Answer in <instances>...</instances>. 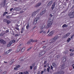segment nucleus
<instances>
[{
  "instance_id": "412c9836",
  "label": "nucleus",
  "mask_w": 74,
  "mask_h": 74,
  "mask_svg": "<svg viewBox=\"0 0 74 74\" xmlns=\"http://www.w3.org/2000/svg\"><path fill=\"white\" fill-rule=\"evenodd\" d=\"M6 23L8 25H9V23H11V21L10 20H7Z\"/></svg>"
},
{
  "instance_id": "5701e85b",
  "label": "nucleus",
  "mask_w": 74,
  "mask_h": 74,
  "mask_svg": "<svg viewBox=\"0 0 74 74\" xmlns=\"http://www.w3.org/2000/svg\"><path fill=\"white\" fill-rule=\"evenodd\" d=\"M29 23H28V24H27V26L26 27V28L27 29H28L29 27Z\"/></svg>"
},
{
  "instance_id": "20e7f679",
  "label": "nucleus",
  "mask_w": 74,
  "mask_h": 74,
  "mask_svg": "<svg viewBox=\"0 0 74 74\" xmlns=\"http://www.w3.org/2000/svg\"><path fill=\"white\" fill-rule=\"evenodd\" d=\"M57 37L55 36V37L54 38H52L51 39L50 41H49V42L51 44H52L54 42V41H55L56 40H57Z\"/></svg>"
},
{
  "instance_id": "49530a36",
  "label": "nucleus",
  "mask_w": 74,
  "mask_h": 74,
  "mask_svg": "<svg viewBox=\"0 0 74 74\" xmlns=\"http://www.w3.org/2000/svg\"><path fill=\"white\" fill-rule=\"evenodd\" d=\"M46 47L45 46H44L42 47V48H43V49H45V48H46Z\"/></svg>"
},
{
  "instance_id": "c756f323",
  "label": "nucleus",
  "mask_w": 74,
  "mask_h": 74,
  "mask_svg": "<svg viewBox=\"0 0 74 74\" xmlns=\"http://www.w3.org/2000/svg\"><path fill=\"white\" fill-rule=\"evenodd\" d=\"M7 20H8L7 19H3V22H7Z\"/></svg>"
},
{
  "instance_id": "4468645a",
  "label": "nucleus",
  "mask_w": 74,
  "mask_h": 74,
  "mask_svg": "<svg viewBox=\"0 0 74 74\" xmlns=\"http://www.w3.org/2000/svg\"><path fill=\"white\" fill-rule=\"evenodd\" d=\"M25 47H24L22 48L21 47V52H24V51H25Z\"/></svg>"
},
{
  "instance_id": "a18cd8bd",
  "label": "nucleus",
  "mask_w": 74,
  "mask_h": 74,
  "mask_svg": "<svg viewBox=\"0 0 74 74\" xmlns=\"http://www.w3.org/2000/svg\"><path fill=\"white\" fill-rule=\"evenodd\" d=\"M12 10H13V8H11L10 9V11H12Z\"/></svg>"
},
{
  "instance_id": "0eeeda50",
  "label": "nucleus",
  "mask_w": 74,
  "mask_h": 74,
  "mask_svg": "<svg viewBox=\"0 0 74 74\" xmlns=\"http://www.w3.org/2000/svg\"><path fill=\"white\" fill-rule=\"evenodd\" d=\"M0 42L3 44H6V42L2 39L0 40Z\"/></svg>"
},
{
  "instance_id": "6e6552de",
  "label": "nucleus",
  "mask_w": 74,
  "mask_h": 74,
  "mask_svg": "<svg viewBox=\"0 0 74 74\" xmlns=\"http://www.w3.org/2000/svg\"><path fill=\"white\" fill-rule=\"evenodd\" d=\"M70 35V33H68L66 34V35H64L63 37H64V38L67 37H69V36Z\"/></svg>"
},
{
  "instance_id": "603ef678",
  "label": "nucleus",
  "mask_w": 74,
  "mask_h": 74,
  "mask_svg": "<svg viewBox=\"0 0 74 74\" xmlns=\"http://www.w3.org/2000/svg\"><path fill=\"white\" fill-rule=\"evenodd\" d=\"M32 66H35V64H32Z\"/></svg>"
},
{
  "instance_id": "a211bd4d",
  "label": "nucleus",
  "mask_w": 74,
  "mask_h": 74,
  "mask_svg": "<svg viewBox=\"0 0 74 74\" xmlns=\"http://www.w3.org/2000/svg\"><path fill=\"white\" fill-rule=\"evenodd\" d=\"M68 27V25L66 24H64L62 26V27H63V28H64V27Z\"/></svg>"
},
{
  "instance_id": "c85d7f7f",
  "label": "nucleus",
  "mask_w": 74,
  "mask_h": 74,
  "mask_svg": "<svg viewBox=\"0 0 74 74\" xmlns=\"http://www.w3.org/2000/svg\"><path fill=\"white\" fill-rule=\"evenodd\" d=\"M66 58H64V59H63V61L64 62H66Z\"/></svg>"
},
{
  "instance_id": "6ab92c4d",
  "label": "nucleus",
  "mask_w": 74,
  "mask_h": 74,
  "mask_svg": "<svg viewBox=\"0 0 74 74\" xmlns=\"http://www.w3.org/2000/svg\"><path fill=\"white\" fill-rule=\"evenodd\" d=\"M45 53V51H42L39 54V55H41V53H42V54H41V55H44V53Z\"/></svg>"
},
{
  "instance_id": "09e8293b",
  "label": "nucleus",
  "mask_w": 74,
  "mask_h": 74,
  "mask_svg": "<svg viewBox=\"0 0 74 74\" xmlns=\"http://www.w3.org/2000/svg\"><path fill=\"white\" fill-rule=\"evenodd\" d=\"M47 71V69H44V72H46V71Z\"/></svg>"
},
{
  "instance_id": "6e6d98bb",
  "label": "nucleus",
  "mask_w": 74,
  "mask_h": 74,
  "mask_svg": "<svg viewBox=\"0 0 74 74\" xmlns=\"http://www.w3.org/2000/svg\"><path fill=\"white\" fill-rule=\"evenodd\" d=\"M19 74H23V72H20L19 73Z\"/></svg>"
},
{
  "instance_id": "9b49d317",
  "label": "nucleus",
  "mask_w": 74,
  "mask_h": 74,
  "mask_svg": "<svg viewBox=\"0 0 74 74\" xmlns=\"http://www.w3.org/2000/svg\"><path fill=\"white\" fill-rule=\"evenodd\" d=\"M37 14V12H34L32 14V16H33V17L35 16Z\"/></svg>"
},
{
  "instance_id": "dca6fc26",
  "label": "nucleus",
  "mask_w": 74,
  "mask_h": 74,
  "mask_svg": "<svg viewBox=\"0 0 74 74\" xmlns=\"http://www.w3.org/2000/svg\"><path fill=\"white\" fill-rule=\"evenodd\" d=\"M21 47L18 48L16 50V52L18 53V52H20L21 51Z\"/></svg>"
},
{
  "instance_id": "f03ea898",
  "label": "nucleus",
  "mask_w": 74,
  "mask_h": 74,
  "mask_svg": "<svg viewBox=\"0 0 74 74\" xmlns=\"http://www.w3.org/2000/svg\"><path fill=\"white\" fill-rule=\"evenodd\" d=\"M53 23V20H49L47 25L45 27V29H47L49 28V27H51V26L52 25V24Z\"/></svg>"
},
{
  "instance_id": "cd10ccee",
  "label": "nucleus",
  "mask_w": 74,
  "mask_h": 74,
  "mask_svg": "<svg viewBox=\"0 0 74 74\" xmlns=\"http://www.w3.org/2000/svg\"><path fill=\"white\" fill-rule=\"evenodd\" d=\"M23 74H29V72L27 71L26 72H23Z\"/></svg>"
},
{
  "instance_id": "e2e57ef3",
  "label": "nucleus",
  "mask_w": 74,
  "mask_h": 74,
  "mask_svg": "<svg viewBox=\"0 0 74 74\" xmlns=\"http://www.w3.org/2000/svg\"><path fill=\"white\" fill-rule=\"evenodd\" d=\"M14 1H18V0H14Z\"/></svg>"
},
{
  "instance_id": "f257e3e1",
  "label": "nucleus",
  "mask_w": 74,
  "mask_h": 74,
  "mask_svg": "<svg viewBox=\"0 0 74 74\" xmlns=\"http://www.w3.org/2000/svg\"><path fill=\"white\" fill-rule=\"evenodd\" d=\"M46 12V10L45 9L43 10V11L40 14H38V15L37 16V17L35 19H34V25H35L37 23V21L38 20L40 19V16H41L40 15H42L44 14Z\"/></svg>"
},
{
  "instance_id": "0e129e2a",
  "label": "nucleus",
  "mask_w": 74,
  "mask_h": 74,
  "mask_svg": "<svg viewBox=\"0 0 74 74\" xmlns=\"http://www.w3.org/2000/svg\"><path fill=\"white\" fill-rule=\"evenodd\" d=\"M69 51H72V49H70Z\"/></svg>"
},
{
  "instance_id": "58836bf2",
  "label": "nucleus",
  "mask_w": 74,
  "mask_h": 74,
  "mask_svg": "<svg viewBox=\"0 0 74 74\" xmlns=\"http://www.w3.org/2000/svg\"><path fill=\"white\" fill-rule=\"evenodd\" d=\"M74 35H72L71 37V38L72 39V38H73V37H74Z\"/></svg>"
},
{
  "instance_id": "f8f14e48",
  "label": "nucleus",
  "mask_w": 74,
  "mask_h": 74,
  "mask_svg": "<svg viewBox=\"0 0 74 74\" xmlns=\"http://www.w3.org/2000/svg\"><path fill=\"white\" fill-rule=\"evenodd\" d=\"M55 4L56 3L54 2L52 5L51 6V10H53V9L55 8Z\"/></svg>"
},
{
  "instance_id": "a19ab883",
  "label": "nucleus",
  "mask_w": 74,
  "mask_h": 74,
  "mask_svg": "<svg viewBox=\"0 0 74 74\" xmlns=\"http://www.w3.org/2000/svg\"><path fill=\"white\" fill-rule=\"evenodd\" d=\"M15 29H16V30H19V28L17 27H16Z\"/></svg>"
},
{
  "instance_id": "864d4df0",
  "label": "nucleus",
  "mask_w": 74,
  "mask_h": 74,
  "mask_svg": "<svg viewBox=\"0 0 74 74\" xmlns=\"http://www.w3.org/2000/svg\"><path fill=\"white\" fill-rule=\"evenodd\" d=\"M43 33H44V34H45V33H46V32H45V31H44V32L43 31Z\"/></svg>"
},
{
  "instance_id": "774afa93",
  "label": "nucleus",
  "mask_w": 74,
  "mask_h": 74,
  "mask_svg": "<svg viewBox=\"0 0 74 74\" xmlns=\"http://www.w3.org/2000/svg\"><path fill=\"white\" fill-rule=\"evenodd\" d=\"M73 69H74V66H73Z\"/></svg>"
},
{
  "instance_id": "393cba45",
  "label": "nucleus",
  "mask_w": 74,
  "mask_h": 74,
  "mask_svg": "<svg viewBox=\"0 0 74 74\" xmlns=\"http://www.w3.org/2000/svg\"><path fill=\"white\" fill-rule=\"evenodd\" d=\"M6 14H8V12H4V13L3 14V16H4Z\"/></svg>"
},
{
  "instance_id": "3c124183",
  "label": "nucleus",
  "mask_w": 74,
  "mask_h": 74,
  "mask_svg": "<svg viewBox=\"0 0 74 74\" xmlns=\"http://www.w3.org/2000/svg\"><path fill=\"white\" fill-rule=\"evenodd\" d=\"M44 71H41V74H43V73H44Z\"/></svg>"
},
{
  "instance_id": "de8ad7c7",
  "label": "nucleus",
  "mask_w": 74,
  "mask_h": 74,
  "mask_svg": "<svg viewBox=\"0 0 74 74\" xmlns=\"http://www.w3.org/2000/svg\"><path fill=\"white\" fill-rule=\"evenodd\" d=\"M23 10H22L20 12L21 14H22V13H23Z\"/></svg>"
},
{
  "instance_id": "423d86ee",
  "label": "nucleus",
  "mask_w": 74,
  "mask_h": 74,
  "mask_svg": "<svg viewBox=\"0 0 74 74\" xmlns=\"http://www.w3.org/2000/svg\"><path fill=\"white\" fill-rule=\"evenodd\" d=\"M12 51V50H11V49H9L8 51L6 52H4V54H5V55H7L9 53H10V52H11Z\"/></svg>"
},
{
  "instance_id": "37998d69",
  "label": "nucleus",
  "mask_w": 74,
  "mask_h": 74,
  "mask_svg": "<svg viewBox=\"0 0 74 74\" xmlns=\"http://www.w3.org/2000/svg\"><path fill=\"white\" fill-rule=\"evenodd\" d=\"M12 42L14 43V42H15V40H13L12 41Z\"/></svg>"
},
{
  "instance_id": "aec40b11",
  "label": "nucleus",
  "mask_w": 74,
  "mask_h": 74,
  "mask_svg": "<svg viewBox=\"0 0 74 74\" xmlns=\"http://www.w3.org/2000/svg\"><path fill=\"white\" fill-rule=\"evenodd\" d=\"M53 1H50L48 4V5H50L52 3Z\"/></svg>"
},
{
  "instance_id": "5fc2aeb1",
  "label": "nucleus",
  "mask_w": 74,
  "mask_h": 74,
  "mask_svg": "<svg viewBox=\"0 0 74 74\" xmlns=\"http://www.w3.org/2000/svg\"><path fill=\"white\" fill-rule=\"evenodd\" d=\"M9 31L8 30H6V31H5V32L6 33H8V32H9Z\"/></svg>"
},
{
  "instance_id": "13d9d810",
  "label": "nucleus",
  "mask_w": 74,
  "mask_h": 74,
  "mask_svg": "<svg viewBox=\"0 0 74 74\" xmlns=\"http://www.w3.org/2000/svg\"><path fill=\"white\" fill-rule=\"evenodd\" d=\"M50 32V31H49V29L48 30V31H47V33H49Z\"/></svg>"
},
{
  "instance_id": "bf43d9fd",
  "label": "nucleus",
  "mask_w": 74,
  "mask_h": 74,
  "mask_svg": "<svg viewBox=\"0 0 74 74\" xmlns=\"http://www.w3.org/2000/svg\"><path fill=\"white\" fill-rule=\"evenodd\" d=\"M74 5H73L72 6V9H73V8H74Z\"/></svg>"
},
{
  "instance_id": "2f4dec72",
  "label": "nucleus",
  "mask_w": 74,
  "mask_h": 74,
  "mask_svg": "<svg viewBox=\"0 0 74 74\" xmlns=\"http://www.w3.org/2000/svg\"><path fill=\"white\" fill-rule=\"evenodd\" d=\"M31 48H32V47H30V48H29V49H28L27 50V51H29V50H30V49H31Z\"/></svg>"
},
{
  "instance_id": "680f3d73",
  "label": "nucleus",
  "mask_w": 74,
  "mask_h": 74,
  "mask_svg": "<svg viewBox=\"0 0 74 74\" xmlns=\"http://www.w3.org/2000/svg\"><path fill=\"white\" fill-rule=\"evenodd\" d=\"M44 67H47V66H46V65H45Z\"/></svg>"
},
{
  "instance_id": "a878e982",
  "label": "nucleus",
  "mask_w": 74,
  "mask_h": 74,
  "mask_svg": "<svg viewBox=\"0 0 74 74\" xmlns=\"http://www.w3.org/2000/svg\"><path fill=\"white\" fill-rule=\"evenodd\" d=\"M21 67V66L19 65H17L16 66V67L17 69H19Z\"/></svg>"
},
{
  "instance_id": "72a5a7b5",
  "label": "nucleus",
  "mask_w": 74,
  "mask_h": 74,
  "mask_svg": "<svg viewBox=\"0 0 74 74\" xmlns=\"http://www.w3.org/2000/svg\"><path fill=\"white\" fill-rule=\"evenodd\" d=\"M70 56H73V55H74V54H73V53H71L70 54Z\"/></svg>"
},
{
  "instance_id": "bb28decb",
  "label": "nucleus",
  "mask_w": 74,
  "mask_h": 74,
  "mask_svg": "<svg viewBox=\"0 0 74 74\" xmlns=\"http://www.w3.org/2000/svg\"><path fill=\"white\" fill-rule=\"evenodd\" d=\"M48 67V68L47 69V70L48 72H49V69H50V66H49Z\"/></svg>"
},
{
  "instance_id": "39448f33",
  "label": "nucleus",
  "mask_w": 74,
  "mask_h": 74,
  "mask_svg": "<svg viewBox=\"0 0 74 74\" xmlns=\"http://www.w3.org/2000/svg\"><path fill=\"white\" fill-rule=\"evenodd\" d=\"M53 33H54V31H52L50 32L47 36H49L51 37V36H53Z\"/></svg>"
},
{
  "instance_id": "7ed1b4c3",
  "label": "nucleus",
  "mask_w": 74,
  "mask_h": 74,
  "mask_svg": "<svg viewBox=\"0 0 74 74\" xmlns=\"http://www.w3.org/2000/svg\"><path fill=\"white\" fill-rule=\"evenodd\" d=\"M37 42V40H33V39H31V40H30L29 41H28L27 42V44L28 45H29L30 44V43L32 42Z\"/></svg>"
},
{
  "instance_id": "9d476101",
  "label": "nucleus",
  "mask_w": 74,
  "mask_h": 74,
  "mask_svg": "<svg viewBox=\"0 0 74 74\" xmlns=\"http://www.w3.org/2000/svg\"><path fill=\"white\" fill-rule=\"evenodd\" d=\"M12 41H10V42H9V43L7 45V47H10L11 45H12Z\"/></svg>"
},
{
  "instance_id": "8fccbe9b",
  "label": "nucleus",
  "mask_w": 74,
  "mask_h": 74,
  "mask_svg": "<svg viewBox=\"0 0 74 74\" xmlns=\"http://www.w3.org/2000/svg\"><path fill=\"white\" fill-rule=\"evenodd\" d=\"M46 63H47V61H45L44 62V64H46Z\"/></svg>"
},
{
  "instance_id": "4c0bfd02",
  "label": "nucleus",
  "mask_w": 74,
  "mask_h": 74,
  "mask_svg": "<svg viewBox=\"0 0 74 74\" xmlns=\"http://www.w3.org/2000/svg\"><path fill=\"white\" fill-rule=\"evenodd\" d=\"M37 69V67L36 66H35L34 68V70H36Z\"/></svg>"
},
{
  "instance_id": "1a4fd4ad",
  "label": "nucleus",
  "mask_w": 74,
  "mask_h": 74,
  "mask_svg": "<svg viewBox=\"0 0 74 74\" xmlns=\"http://www.w3.org/2000/svg\"><path fill=\"white\" fill-rule=\"evenodd\" d=\"M7 0H3V1L2 3V4L3 5V7H4L5 6V3H6Z\"/></svg>"
},
{
  "instance_id": "e433bc0d",
  "label": "nucleus",
  "mask_w": 74,
  "mask_h": 74,
  "mask_svg": "<svg viewBox=\"0 0 74 74\" xmlns=\"http://www.w3.org/2000/svg\"><path fill=\"white\" fill-rule=\"evenodd\" d=\"M3 35H4V34H0V36H3Z\"/></svg>"
},
{
  "instance_id": "052dcab7",
  "label": "nucleus",
  "mask_w": 74,
  "mask_h": 74,
  "mask_svg": "<svg viewBox=\"0 0 74 74\" xmlns=\"http://www.w3.org/2000/svg\"><path fill=\"white\" fill-rule=\"evenodd\" d=\"M46 42V41H42V42Z\"/></svg>"
},
{
  "instance_id": "ddd939ff",
  "label": "nucleus",
  "mask_w": 74,
  "mask_h": 74,
  "mask_svg": "<svg viewBox=\"0 0 74 74\" xmlns=\"http://www.w3.org/2000/svg\"><path fill=\"white\" fill-rule=\"evenodd\" d=\"M45 25H43L41 26H40V30H42L45 27Z\"/></svg>"
},
{
  "instance_id": "ea45409f",
  "label": "nucleus",
  "mask_w": 74,
  "mask_h": 74,
  "mask_svg": "<svg viewBox=\"0 0 74 74\" xmlns=\"http://www.w3.org/2000/svg\"><path fill=\"white\" fill-rule=\"evenodd\" d=\"M40 33H42V32H43V30H40Z\"/></svg>"
},
{
  "instance_id": "473e14b6",
  "label": "nucleus",
  "mask_w": 74,
  "mask_h": 74,
  "mask_svg": "<svg viewBox=\"0 0 74 74\" xmlns=\"http://www.w3.org/2000/svg\"><path fill=\"white\" fill-rule=\"evenodd\" d=\"M30 70H32V69H33V67H32V66H30Z\"/></svg>"
},
{
  "instance_id": "79ce46f5",
  "label": "nucleus",
  "mask_w": 74,
  "mask_h": 74,
  "mask_svg": "<svg viewBox=\"0 0 74 74\" xmlns=\"http://www.w3.org/2000/svg\"><path fill=\"white\" fill-rule=\"evenodd\" d=\"M53 15H52V14H50V15H49V16L50 17H51V18H52V17L53 16Z\"/></svg>"
},
{
  "instance_id": "69168bd1",
  "label": "nucleus",
  "mask_w": 74,
  "mask_h": 74,
  "mask_svg": "<svg viewBox=\"0 0 74 74\" xmlns=\"http://www.w3.org/2000/svg\"><path fill=\"white\" fill-rule=\"evenodd\" d=\"M0 71H1V72H2V70H0Z\"/></svg>"
},
{
  "instance_id": "f3484780",
  "label": "nucleus",
  "mask_w": 74,
  "mask_h": 74,
  "mask_svg": "<svg viewBox=\"0 0 74 74\" xmlns=\"http://www.w3.org/2000/svg\"><path fill=\"white\" fill-rule=\"evenodd\" d=\"M65 67V64H62V65L61 68V69H64Z\"/></svg>"
},
{
  "instance_id": "b1692460",
  "label": "nucleus",
  "mask_w": 74,
  "mask_h": 74,
  "mask_svg": "<svg viewBox=\"0 0 74 74\" xmlns=\"http://www.w3.org/2000/svg\"><path fill=\"white\" fill-rule=\"evenodd\" d=\"M70 40H71V38H69L68 39H67L66 41L67 42H69Z\"/></svg>"
},
{
  "instance_id": "f704fd0d",
  "label": "nucleus",
  "mask_w": 74,
  "mask_h": 74,
  "mask_svg": "<svg viewBox=\"0 0 74 74\" xmlns=\"http://www.w3.org/2000/svg\"><path fill=\"white\" fill-rule=\"evenodd\" d=\"M50 67L51 70H52V69H53V66H52L51 65Z\"/></svg>"
},
{
  "instance_id": "4be33fe9",
  "label": "nucleus",
  "mask_w": 74,
  "mask_h": 74,
  "mask_svg": "<svg viewBox=\"0 0 74 74\" xmlns=\"http://www.w3.org/2000/svg\"><path fill=\"white\" fill-rule=\"evenodd\" d=\"M52 66L53 67H56V64L55 63H53L52 64Z\"/></svg>"
},
{
  "instance_id": "7c9ffc66",
  "label": "nucleus",
  "mask_w": 74,
  "mask_h": 74,
  "mask_svg": "<svg viewBox=\"0 0 74 74\" xmlns=\"http://www.w3.org/2000/svg\"><path fill=\"white\" fill-rule=\"evenodd\" d=\"M14 70H18V68L16 67H14Z\"/></svg>"
},
{
  "instance_id": "c03bdc74",
  "label": "nucleus",
  "mask_w": 74,
  "mask_h": 74,
  "mask_svg": "<svg viewBox=\"0 0 74 74\" xmlns=\"http://www.w3.org/2000/svg\"><path fill=\"white\" fill-rule=\"evenodd\" d=\"M60 57V56H59V55H58L57 56V58L58 59V58H59Z\"/></svg>"
},
{
  "instance_id": "4d7b16f0",
  "label": "nucleus",
  "mask_w": 74,
  "mask_h": 74,
  "mask_svg": "<svg viewBox=\"0 0 74 74\" xmlns=\"http://www.w3.org/2000/svg\"><path fill=\"white\" fill-rule=\"evenodd\" d=\"M23 30H24L23 28H22V29H21V31H23Z\"/></svg>"
},
{
  "instance_id": "2eb2a0df",
  "label": "nucleus",
  "mask_w": 74,
  "mask_h": 74,
  "mask_svg": "<svg viewBox=\"0 0 74 74\" xmlns=\"http://www.w3.org/2000/svg\"><path fill=\"white\" fill-rule=\"evenodd\" d=\"M41 4V3L40 2L39 3L36 4V5L35 6V7H39V6Z\"/></svg>"
},
{
  "instance_id": "c9c22d12",
  "label": "nucleus",
  "mask_w": 74,
  "mask_h": 74,
  "mask_svg": "<svg viewBox=\"0 0 74 74\" xmlns=\"http://www.w3.org/2000/svg\"><path fill=\"white\" fill-rule=\"evenodd\" d=\"M18 36H19V35L18 34H16L15 35V37H18Z\"/></svg>"
},
{
  "instance_id": "338daca9",
  "label": "nucleus",
  "mask_w": 74,
  "mask_h": 74,
  "mask_svg": "<svg viewBox=\"0 0 74 74\" xmlns=\"http://www.w3.org/2000/svg\"><path fill=\"white\" fill-rule=\"evenodd\" d=\"M4 63H7V62H5V61H4Z\"/></svg>"
}]
</instances>
